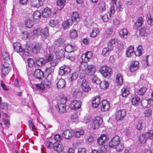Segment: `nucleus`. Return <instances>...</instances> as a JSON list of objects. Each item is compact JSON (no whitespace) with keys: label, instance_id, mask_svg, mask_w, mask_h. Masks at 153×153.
<instances>
[{"label":"nucleus","instance_id":"obj_1","mask_svg":"<svg viewBox=\"0 0 153 153\" xmlns=\"http://www.w3.org/2000/svg\"><path fill=\"white\" fill-rule=\"evenodd\" d=\"M143 50L142 46L140 45L137 47V50L134 52V46L133 45H130L128 47L126 50V56L128 57H129L132 56V55L134 54L136 56H140L142 55Z\"/></svg>","mask_w":153,"mask_h":153},{"label":"nucleus","instance_id":"obj_2","mask_svg":"<svg viewBox=\"0 0 153 153\" xmlns=\"http://www.w3.org/2000/svg\"><path fill=\"white\" fill-rule=\"evenodd\" d=\"M68 100V98L65 97L58 100L55 108L58 112L63 113L66 111V103Z\"/></svg>","mask_w":153,"mask_h":153},{"label":"nucleus","instance_id":"obj_3","mask_svg":"<svg viewBox=\"0 0 153 153\" xmlns=\"http://www.w3.org/2000/svg\"><path fill=\"white\" fill-rule=\"evenodd\" d=\"M2 62L4 63L1 74L4 76L8 74L10 71V66L11 63L10 58H3Z\"/></svg>","mask_w":153,"mask_h":153},{"label":"nucleus","instance_id":"obj_4","mask_svg":"<svg viewBox=\"0 0 153 153\" xmlns=\"http://www.w3.org/2000/svg\"><path fill=\"white\" fill-rule=\"evenodd\" d=\"M78 84L81 86L83 91L87 92L91 90L89 83L85 79L80 78L78 80Z\"/></svg>","mask_w":153,"mask_h":153},{"label":"nucleus","instance_id":"obj_5","mask_svg":"<svg viewBox=\"0 0 153 153\" xmlns=\"http://www.w3.org/2000/svg\"><path fill=\"white\" fill-rule=\"evenodd\" d=\"M117 40L115 39H113L110 40L108 42V45L107 48L103 49L102 53V54L105 56L107 54H108L109 51H112L113 48V45L115 44Z\"/></svg>","mask_w":153,"mask_h":153},{"label":"nucleus","instance_id":"obj_6","mask_svg":"<svg viewBox=\"0 0 153 153\" xmlns=\"http://www.w3.org/2000/svg\"><path fill=\"white\" fill-rule=\"evenodd\" d=\"M126 114L125 109L117 110L115 113V119L117 121H122L125 118Z\"/></svg>","mask_w":153,"mask_h":153},{"label":"nucleus","instance_id":"obj_7","mask_svg":"<svg viewBox=\"0 0 153 153\" xmlns=\"http://www.w3.org/2000/svg\"><path fill=\"white\" fill-rule=\"evenodd\" d=\"M111 68L106 66H102L100 68V72L105 77L111 76Z\"/></svg>","mask_w":153,"mask_h":153},{"label":"nucleus","instance_id":"obj_8","mask_svg":"<svg viewBox=\"0 0 153 153\" xmlns=\"http://www.w3.org/2000/svg\"><path fill=\"white\" fill-rule=\"evenodd\" d=\"M102 123V120L100 116L96 117L93 120L92 127L94 130L98 128Z\"/></svg>","mask_w":153,"mask_h":153},{"label":"nucleus","instance_id":"obj_9","mask_svg":"<svg viewBox=\"0 0 153 153\" xmlns=\"http://www.w3.org/2000/svg\"><path fill=\"white\" fill-rule=\"evenodd\" d=\"M90 58H80L79 59L80 62L79 70L82 71H85L86 73L88 65L87 62L89 61Z\"/></svg>","mask_w":153,"mask_h":153},{"label":"nucleus","instance_id":"obj_10","mask_svg":"<svg viewBox=\"0 0 153 153\" xmlns=\"http://www.w3.org/2000/svg\"><path fill=\"white\" fill-rule=\"evenodd\" d=\"M139 62L138 61H131L129 67V70L131 72H134L136 71L139 67Z\"/></svg>","mask_w":153,"mask_h":153},{"label":"nucleus","instance_id":"obj_11","mask_svg":"<svg viewBox=\"0 0 153 153\" xmlns=\"http://www.w3.org/2000/svg\"><path fill=\"white\" fill-rule=\"evenodd\" d=\"M81 102L79 101L74 100L72 101L70 104V108L73 110H76L79 109L81 107Z\"/></svg>","mask_w":153,"mask_h":153},{"label":"nucleus","instance_id":"obj_12","mask_svg":"<svg viewBox=\"0 0 153 153\" xmlns=\"http://www.w3.org/2000/svg\"><path fill=\"white\" fill-rule=\"evenodd\" d=\"M120 137L117 135H116L109 142V146L110 147L114 148L120 143Z\"/></svg>","mask_w":153,"mask_h":153},{"label":"nucleus","instance_id":"obj_13","mask_svg":"<svg viewBox=\"0 0 153 153\" xmlns=\"http://www.w3.org/2000/svg\"><path fill=\"white\" fill-rule=\"evenodd\" d=\"M71 71L70 68L67 66H64L59 68V74L62 76L64 74L69 73Z\"/></svg>","mask_w":153,"mask_h":153},{"label":"nucleus","instance_id":"obj_14","mask_svg":"<svg viewBox=\"0 0 153 153\" xmlns=\"http://www.w3.org/2000/svg\"><path fill=\"white\" fill-rule=\"evenodd\" d=\"M74 132L71 130H66L64 131L62 134V136L63 138L69 139L74 135Z\"/></svg>","mask_w":153,"mask_h":153},{"label":"nucleus","instance_id":"obj_15","mask_svg":"<svg viewBox=\"0 0 153 153\" xmlns=\"http://www.w3.org/2000/svg\"><path fill=\"white\" fill-rule=\"evenodd\" d=\"M71 92L73 97L75 99L81 98L82 94V92L80 91L78 88H73L72 89Z\"/></svg>","mask_w":153,"mask_h":153},{"label":"nucleus","instance_id":"obj_16","mask_svg":"<svg viewBox=\"0 0 153 153\" xmlns=\"http://www.w3.org/2000/svg\"><path fill=\"white\" fill-rule=\"evenodd\" d=\"M97 10L100 13L105 12L106 9V6L105 2L103 1H100L97 6Z\"/></svg>","mask_w":153,"mask_h":153},{"label":"nucleus","instance_id":"obj_17","mask_svg":"<svg viewBox=\"0 0 153 153\" xmlns=\"http://www.w3.org/2000/svg\"><path fill=\"white\" fill-rule=\"evenodd\" d=\"M108 139L105 134H102L98 138L97 142L100 145H103L108 141Z\"/></svg>","mask_w":153,"mask_h":153},{"label":"nucleus","instance_id":"obj_18","mask_svg":"<svg viewBox=\"0 0 153 153\" xmlns=\"http://www.w3.org/2000/svg\"><path fill=\"white\" fill-rule=\"evenodd\" d=\"M101 110L102 111H107L110 108V105L109 102L106 100H103L101 102Z\"/></svg>","mask_w":153,"mask_h":153},{"label":"nucleus","instance_id":"obj_19","mask_svg":"<svg viewBox=\"0 0 153 153\" xmlns=\"http://www.w3.org/2000/svg\"><path fill=\"white\" fill-rule=\"evenodd\" d=\"M54 150L58 153L62 152L64 149V147L62 144L58 142H55L54 145Z\"/></svg>","mask_w":153,"mask_h":153},{"label":"nucleus","instance_id":"obj_20","mask_svg":"<svg viewBox=\"0 0 153 153\" xmlns=\"http://www.w3.org/2000/svg\"><path fill=\"white\" fill-rule=\"evenodd\" d=\"M59 58H47L48 62H50L51 66L52 67L56 66L59 62Z\"/></svg>","mask_w":153,"mask_h":153},{"label":"nucleus","instance_id":"obj_21","mask_svg":"<svg viewBox=\"0 0 153 153\" xmlns=\"http://www.w3.org/2000/svg\"><path fill=\"white\" fill-rule=\"evenodd\" d=\"M54 69L51 67L47 68L45 70V74L47 76L46 78L49 79V78H52V74L54 72Z\"/></svg>","mask_w":153,"mask_h":153},{"label":"nucleus","instance_id":"obj_22","mask_svg":"<svg viewBox=\"0 0 153 153\" xmlns=\"http://www.w3.org/2000/svg\"><path fill=\"white\" fill-rule=\"evenodd\" d=\"M143 22V18L142 17H138L137 22L134 23V27L135 29H137L142 26Z\"/></svg>","mask_w":153,"mask_h":153},{"label":"nucleus","instance_id":"obj_23","mask_svg":"<svg viewBox=\"0 0 153 153\" xmlns=\"http://www.w3.org/2000/svg\"><path fill=\"white\" fill-rule=\"evenodd\" d=\"M43 2L40 0H32L31 5L32 7L39 8L42 5Z\"/></svg>","mask_w":153,"mask_h":153},{"label":"nucleus","instance_id":"obj_24","mask_svg":"<svg viewBox=\"0 0 153 153\" xmlns=\"http://www.w3.org/2000/svg\"><path fill=\"white\" fill-rule=\"evenodd\" d=\"M35 77L39 79H41L44 77L43 72L39 69H36L34 73Z\"/></svg>","mask_w":153,"mask_h":153},{"label":"nucleus","instance_id":"obj_25","mask_svg":"<svg viewBox=\"0 0 153 153\" xmlns=\"http://www.w3.org/2000/svg\"><path fill=\"white\" fill-rule=\"evenodd\" d=\"M100 97L98 96L96 97L92 101V107L94 108H97L100 105Z\"/></svg>","mask_w":153,"mask_h":153},{"label":"nucleus","instance_id":"obj_26","mask_svg":"<svg viewBox=\"0 0 153 153\" xmlns=\"http://www.w3.org/2000/svg\"><path fill=\"white\" fill-rule=\"evenodd\" d=\"M7 109L8 105L6 102H3L2 103H1L0 104V110L2 113H3V114L4 116H7V114L5 112H7Z\"/></svg>","mask_w":153,"mask_h":153},{"label":"nucleus","instance_id":"obj_27","mask_svg":"<svg viewBox=\"0 0 153 153\" xmlns=\"http://www.w3.org/2000/svg\"><path fill=\"white\" fill-rule=\"evenodd\" d=\"M119 34L120 36L123 38H126L128 36L130 35V33L127 29L124 28L120 31Z\"/></svg>","mask_w":153,"mask_h":153},{"label":"nucleus","instance_id":"obj_28","mask_svg":"<svg viewBox=\"0 0 153 153\" xmlns=\"http://www.w3.org/2000/svg\"><path fill=\"white\" fill-rule=\"evenodd\" d=\"M95 72V70L94 68L93 65H88L86 71V74L88 75L91 76L94 74Z\"/></svg>","mask_w":153,"mask_h":153},{"label":"nucleus","instance_id":"obj_29","mask_svg":"<svg viewBox=\"0 0 153 153\" xmlns=\"http://www.w3.org/2000/svg\"><path fill=\"white\" fill-rule=\"evenodd\" d=\"M51 15V9L48 7L45 8L42 13V16L44 18L49 17Z\"/></svg>","mask_w":153,"mask_h":153},{"label":"nucleus","instance_id":"obj_30","mask_svg":"<svg viewBox=\"0 0 153 153\" xmlns=\"http://www.w3.org/2000/svg\"><path fill=\"white\" fill-rule=\"evenodd\" d=\"M73 23L72 20L71 19H69L63 22L62 24V27L65 29H67L72 25Z\"/></svg>","mask_w":153,"mask_h":153},{"label":"nucleus","instance_id":"obj_31","mask_svg":"<svg viewBox=\"0 0 153 153\" xmlns=\"http://www.w3.org/2000/svg\"><path fill=\"white\" fill-rule=\"evenodd\" d=\"M123 77L120 74H117L116 76V82L117 85H121L123 83Z\"/></svg>","mask_w":153,"mask_h":153},{"label":"nucleus","instance_id":"obj_32","mask_svg":"<svg viewBox=\"0 0 153 153\" xmlns=\"http://www.w3.org/2000/svg\"><path fill=\"white\" fill-rule=\"evenodd\" d=\"M71 19L72 20L73 22H79L80 19L78 13L76 11L73 12L71 15Z\"/></svg>","mask_w":153,"mask_h":153},{"label":"nucleus","instance_id":"obj_33","mask_svg":"<svg viewBox=\"0 0 153 153\" xmlns=\"http://www.w3.org/2000/svg\"><path fill=\"white\" fill-rule=\"evenodd\" d=\"M65 85V80L62 79H60L56 83L57 87L59 89L64 88Z\"/></svg>","mask_w":153,"mask_h":153},{"label":"nucleus","instance_id":"obj_34","mask_svg":"<svg viewBox=\"0 0 153 153\" xmlns=\"http://www.w3.org/2000/svg\"><path fill=\"white\" fill-rule=\"evenodd\" d=\"M15 51L17 52H22V49L21 48V44L19 42H16L13 44Z\"/></svg>","mask_w":153,"mask_h":153},{"label":"nucleus","instance_id":"obj_35","mask_svg":"<svg viewBox=\"0 0 153 153\" xmlns=\"http://www.w3.org/2000/svg\"><path fill=\"white\" fill-rule=\"evenodd\" d=\"M129 88L128 87L123 88L121 89V95L123 97H127L129 94Z\"/></svg>","mask_w":153,"mask_h":153},{"label":"nucleus","instance_id":"obj_36","mask_svg":"<svg viewBox=\"0 0 153 153\" xmlns=\"http://www.w3.org/2000/svg\"><path fill=\"white\" fill-rule=\"evenodd\" d=\"M147 139L148 137H146V133L140 135L139 138V141L141 143H144Z\"/></svg>","mask_w":153,"mask_h":153},{"label":"nucleus","instance_id":"obj_37","mask_svg":"<svg viewBox=\"0 0 153 153\" xmlns=\"http://www.w3.org/2000/svg\"><path fill=\"white\" fill-rule=\"evenodd\" d=\"M41 48L40 45L38 44H36L34 47L32 49V52L34 53L39 52Z\"/></svg>","mask_w":153,"mask_h":153},{"label":"nucleus","instance_id":"obj_38","mask_svg":"<svg viewBox=\"0 0 153 153\" xmlns=\"http://www.w3.org/2000/svg\"><path fill=\"white\" fill-rule=\"evenodd\" d=\"M140 98L138 97H135L131 100V103L133 105H137L140 103Z\"/></svg>","mask_w":153,"mask_h":153},{"label":"nucleus","instance_id":"obj_39","mask_svg":"<svg viewBox=\"0 0 153 153\" xmlns=\"http://www.w3.org/2000/svg\"><path fill=\"white\" fill-rule=\"evenodd\" d=\"M45 58L46 59H44V58H39V59L36 61L37 64L39 66L45 64L46 63L48 62L47 58Z\"/></svg>","mask_w":153,"mask_h":153},{"label":"nucleus","instance_id":"obj_40","mask_svg":"<svg viewBox=\"0 0 153 153\" xmlns=\"http://www.w3.org/2000/svg\"><path fill=\"white\" fill-rule=\"evenodd\" d=\"M146 19L147 20L148 24L151 25H153V19L152 18L151 14L149 13L146 16Z\"/></svg>","mask_w":153,"mask_h":153},{"label":"nucleus","instance_id":"obj_41","mask_svg":"<svg viewBox=\"0 0 153 153\" xmlns=\"http://www.w3.org/2000/svg\"><path fill=\"white\" fill-rule=\"evenodd\" d=\"M99 83L100 88L102 89L106 88L109 86V84L108 82L105 81H101Z\"/></svg>","mask_w":153,"mask_h":153},{"label":"nucleus","instance_id":"obj_42","mask_svg":"<svg viewBox=\"0 0 153 153\" xmlns=\"http://www.w3.org/2000/svg\"><path fill=\"white\" fill-rule=\"evenodd\" d=\"M25 24L27 28H30L33 25L34 22L32 20L28 19L26 20Z\"/></svg>","mask_w":153,"mask_h":153},{"label":"nucleus","instance_id":"obj_43","mask_svg":"<svg viewBox=\"0 0 153 153\" xmlns=\"http://www.w3.org/2000/svg\"><path fill=\"white\" fill-rule=\"evenodd\" d=\"M75 48V47L71 45L68 44L65 46V50L67 52L71 53L74 50Z\"/></svg>","mask_w":153,"mask_h":153},{"label":"nucleus","instance_id":"obj_44","mask_svg":"<svg viewBox=\"0 0 153 153\" xmlns=\"http://www.w3.org/2000/svg\"><path fill=\"white\" fill-rule=\"evenodd\" d=\"M70 36L71 38L74 39L77 36V31L75 30H71L70 31Z\"/></svg>","mask_w":153,"mask_h":153},{"label":"nucleus","instance_id":"obj_45","mask_svg":"<svg viewBox=\"0 0 153 153\" xmlns=\"http://www.w3.org/2000/svg\"><path fill=\"white\" fill-rule=\"evenodd\" d=\"M41 35L45 37H47L49 35L48 29L47 27L42 29Z\"/></svg>","mask_w":153,"mask_h":153},{"label":"nucleus","instance_id":"obj_46","mask_svg":"<svg viewBox=\"0 0 153 153\" xmlns=\"http://www.w3.org/2000/svg\"><path fill=\"white\" fill-rule=\"evenodd\" d=\"M41 16V13L38 10L35 11L33 14V18L35 20L39 19Z\"/></svg>","mask_w":153,"mask_h":153},{"label":"nucleus","instance_id":"obj_47","mask_svg":"<svg viewBox=\"0 0 153 153\" xmlns=\"http://www.w3.org/2000/svg\"><path fill=\"white\" fill-rule=\"evenodd\" d=\"M29 127L30 130L34 132L36 130V128L32 120H29L28 121Z\"/></svg>","mask_w":153,"mask_h":153},{"label":"nucleus","instance_id":"obj_48","mask_svg":"<svg viewBox=\"0 0 153 153\" xmlns=\"http://www.w3.org/2000/svg\"><path fill=\"white\" fill-rule=\"evenodd\" d=\"M35 86L36 88L39 90H42L45 88V85L43 82L40 83L35 84Z\"/></svg>","mask_w":153,"mask_h":153},{"label":"nucleus","instance_id":"obj_49","mask_svg":"<svg viewBox=\"0 0 153 153\" xmlns=\"http://www.w3.org/2000/svg\"><path fill=\"white\" fill-rule=\"evenodd\" d=\"M140 34L142 36H146L147 34L146 27H142L139 30Z\"/></svg>","mask_w":153,"mask_h":153},{"label":"nucleus","instance_id":"obj_50","mask_svg":"<svg viewBox=\"0 0 153 153\" xmlns=\"http://www.w3.org/2000/svg\"><path fill=\"white\" fill-rule=\"evenodd\" d=\"M147 90V88L145 87L141 88L138 91L137 94L140 95H143L144 94Z\"/></svg>","mask_w":153,"mask_h":153},{"label":"nucleus","instance_id":"obj_51","mask_svg":"<svg viewBox=\"0 0 153 153\" xmlns=\"http://www.w3.org/2000/svg\"><path fill=\"white\" fill-rule=\"evenodd\" d=\"M65 40L64 39L59 38L55 41V44L57 46H60L63 44Z\"/></svg>","mask_w":153,"mask_h":153},{"label":"nucleus","instance_id":"obj_52","mask_svg":"<svg viewBox=\"0 0 153 153\" xmlns=\"http://www.w3.org/2000/svg\"><path fill=\"white\" fill-rule=\"evenodd\" d=\"M49 50V53H48V55L46 56V57H53L55 56L56 55V56H57V54H58V53L57 52H54L53 51H52L51 52L50 51V49Z\"/></svg>","mask_w":153,"mask_h":153},{"label":"nucleus","instance_id":"obj_53","mask_svg":"<svg viewBox=\"0 0 153 153\" xmlns=\"http://www.w3.org/2000/svg\"><path fill=\"white\" fill-rule=\"evenodd\" d=\"M84 133V131L83 129H79L76 131L75 135L76 137H79L82 135Z\"/></svg>","mask_w":153,"mask_h":153},{"label":"nucleus","instance_id":"obj_54","mask_svg":"<svg viewBox=\"0 0 153 153\" xmlns=\"http://www.w3.org/2000/svg\"><path fill=\"white\" fill-rule=\"evenodd\" d=\"M100 32L99 30L96 28L94 29L92 31V33L90 34V36L92 37H96L97 34Z\"/></svg>","mask_w":153,"mask_h":153},{"label":"nucleus","instance_id":"obj_55","mask_svg":"<svg viewBox=\"0 0 153 153\" xmlns=\"http://www.w3.org/2000/svg\"><path fill=\"white\" fill-rule=\"evenodd\" d=\"M116 6V10L118 12L121 11L123 9V5L120 2H117V3L115 4Z\"/></svg>","mask_w":153,"mask_h":153},{"label":"nucleus","instance_id":"obj_56","mask_svg":"<svg viewBox=\"0 0 153 153\" xmlns=\"http://www.w3.org/2000/svg\"><path fill=\"white\" fill-rule=\"evenodd\" d=\"M51 78H49V79H48L46 78V80H45L44 82H43L44 84L45 85V86H46L48 88H50L51 84Z\"/></svg>","mask_w":153,"mask_h":153},{"label":"nucleus","instance_id":"obj_57","mask_svg":"<svg viewBox=\"0 0 153 153\" xmlns=\"http://www.w3.org/2000/svg\"><path fill=\"white\" fill-rule=\"evenodd\" d=\"M114 147L115 148L117 151L120 152L123 149L124 146L123 144L120 143L116 146Z\"/></svg>","mask_w":153,"mask_h":153},{"label":"nucleus","instance_id":"obj_58","mask_svg":"<svg viewBox=\"0 0 153 153\" xmlns=\"http://www.w3.org/2000/svg\"><path fill=\"white\" fill-rule=\"evenodd\" d=\"M58 21L57 20H51L50 21L49 25L51 27H55L58 24Z\"/></svg>","mask_w":153,"mask_h":153},{"label":"nucleus","instance_id":"obj_59","mask_svg":"<svg viewBox=\"0 0 153 153\" xmlns=\"http://www.w3.org/2000/svg\"><path fill=\"white\" fill-rule=\"evenodd\" d=\"M146 134L148 138L153 140V130H150L149 132L146 133Z\"/></svg>","mask_w":153,"mask_h":153},{"label":"nucleus","instance_id":"obj_60","mask_svg":"<svg viewBox=\"0 0 153 153\" xmlns=\"http://www.w3.org/2000/svg\"><path fill=\"white\" fill-rule=\"evenodd\" d=\"M84 56L85 57H91L92 56V53L91 51L87 52L82 54L81 57Z\"/></svg>","mask_w":153,"mask_h":153},{"label":"nucleus","instance_id":"obj_61","mask_svg":"<svg viewBox=\"0 0 153 153\" xmlns=\"http://www.w3.org/2000/svg\"><path fill=\"white\" fill-rule=\"evenodd\" d=\"M70 76L71 80L72 81L76 79L78 76V74L76 73H74L72 74H70Z\"/></svg>","mask_w":153,"mask_h":153},{"label":"nucleus","instance_id":"obj_62","mask_svg":"<svg viewBox=\"0 0 153 153\" xmlns=\"http://www.w3.org/2000/svg\"><path fill=\"white\" fill-rule=\"evenodd\" d=\"M46 146L47 148L49 149H50L52 148L53 149L54 143H53L51 141H48L46 143Z\"/></svg>","mask_w":153,"mask_h":153},{"label":"nucleus","instance_id":"obj_63","mask_svg":"<svg viewBox=\"0 0 153 153\" xmlns=\"http://www.w3.org/2000/svg\"><path fill=\"white\" fill-rule=\"evenodd\" d=\"M28 65L29 67H32L34 64V61L32 58H29L27 60Z\"/></svg>","mask_w":153,"mask_h":153},{"label":"nucleus","instance_id":"obj_64","mask_svg":"<svg viewBox=\"0 0 153 153\" xmlns=\"http://www.w3.org/2000/svg\"><path fill=\"white\" fill-rule=\"evenodd\" d=\"M92 82L97 84H99L100 83V81L97 76H94L92 77Z\"/></svg>","mask_w":153,"mask_h":153}]
</instances>
